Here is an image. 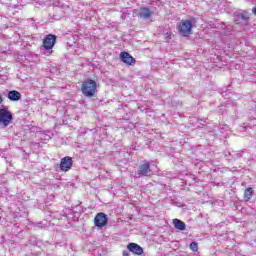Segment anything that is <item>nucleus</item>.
Instances as JSON below:
<instances>
[{
	"instance_id": "1",
	"label": "nucleus",
	"mask_w": 256,
	"mask_h": 256,
	"mask_svg": "<svg viewBox=\"0 0 256 256\" xmlns=\"http://www.w3.org/2000/svg\"><path fill=\"white\" fill-rule=\"evenodd\" d=\"M81 91L84 97H95L97 94V82L93 79H86L82 82Z\"/></svg>"
},
{
	"instance_id": "2",
	"label": "nucleus",
	"mask_w": 256,
	"mask_h": 256,
	"mask_svg": "<svg viewBox=\"0 0 256 256\" xmlns=\"http://www.w3.org/2000/svg\"><path fill=\"white\" fill-rule=\"evenodd\" d=\"M195 23V20H181L180 23H178V33L182 37H189L192 33L193 24Z\"/></svg>"
},
{
	"instance_id": "3",
	"label": "nucleus",
	"mask_w": 256,
	"mask_h": 256,
	"mask_svg": "<svg viewBox=\"0 0 256 256\" xmlns=\"http://www.w3.org/2000/svg\"><path fill=\"white\" fill-rule=\"evenodd\" d=\"M11 121H13V114L4 106L0 109V123L3 127H7Z\"/></svg>"
},
{
	"instance_id": "4",
	"label": "nucleus",
	"mask_w": 256,
	"mask_h": 256,
	"mask_svg": "<svg viewBox=\"0 0 256 256\" xmlns=\"http://www.w3.org/2000/svg\"><path fill=\"white\" fill-rule=\"evenodd\" d=\"M56 41L57 36L48 34L43 40L41 51H51V49L55 47Z\"/></svg>"
},
{
	"instance_id": "5",
	"label": "nucleus",
	"mask_w": 256,
	"mask_h": 256,
	"mask_svg": "<svg viewBox=\"0 0 256 256\" xmlns=\"http://www.w3.org/2000/svg\"><path fill=\"white\" fill-rule=\"evenodd\" d=\"M149 175H153V169H151L149 162H145L139 167L136 177H147Z\"/></svg>"
},
{
	"instance_id": "6",
	"label": "nucleus",
	"mask_w": 256,
	"mask_h": 256,
	"mask_svg": "<svg viewBox=\"0 0 256 256\" xmlns=\"http://www.w3.org/2000/svg\"><path fill=\"white\" fill-rule=\"evenodd\" d=\"M108 219L105 213L100 212L94 218V225L96 227H105L107 225Z\"/></svg>"
},
{
	"instance_id": "7",
	"label": "nucleus",
	"mask_w": 256,
	"mask_h": 256,
	"mask_svg": "<svg viewBox=\"0 0 256 256\" xmlns=\"http://www.w3.org/2000/svg\"><path fill=\"white\" fill-rule=\"evenodd\" d=\"M73 167V158L66 156L61 159L60 169L61 171L67 172Z\"/></svg>"
},
{
	"instance_id": "8",
	"label": "nucleus",
	"mask_w": 256,
	"mask_h": 256,
	"mask_svg": "<svg viewBox=\"0 0 256 256\" xmlns=\"http://www.w3.org/2000/svg\"><path fill=\"white\" fill-rule=\"evenodd\" d=\"M120 59L122 62H124L126 65H135L136 60L129 54L128 52H121L120 53Z\"/></svg>"
},
{
	"instance_id": "9",
	"label": "nucleus",
	"mask_w": 256,
	"mask_h": 256,
	"mask_svg": "<svg viewBox=\"0 0 256 256\" xmlns=\"http://www.w3.org/2000/svg\"><path fill=\"white\" fill-rule=\"evenodd\" d=\"M38 137H40V139H42V141H49V139H51V137H53V135H55V131L54 130H40L37 133Z\"/></svg>"
},
{
	"instance_id": "10",
	"label": "nucleus",
	"mask_w": 256,
	"mask_h": 256,
	"mask_svg": "<svg viewBox=\"0 0 256 256\" xmlns=\"http://www.w3.org/2000/svg\"><path fill=\"white\" fill-rule=\"evenodd\" d=\"M127 248L134 255H143V248L136 243H129Z\"/></svg>"
},
{
	"instance_id": "11",
	"label": "nucleus",
	"mask_w": 256,
	"mask_h": 256,
	"mask_svg": "<svg viewBox=\"0 0 256 256\" xmlns=\"http://www.w3.org/2000/svg\"><path fill=\"white\" fill-rule=\"evenodd\" d=\"M151 15H153V12H151V10L149 8H147V7L140 8L139 17L141 19H149V17H151Z\"/></svg>"
},
{
	"instance_id": "12",
	"label": "nucleus",
	"mask_w": 256,
	"mask_h": 256,
	"mask_svg": "<svg viewBox=\"0 0 256 256\" xmlns=\"http://www.w3.org/2000/svg\"><path fill=\"white\" fill-rule=\"evenodd\" d=\"M8 99L10 101H19L21 99V93L17 90H12L8 92Z\"/></svg>"
},
{
	"instance_id": "13",
	"label": "nucleus",
	"mask_w": 256,
	"mask_h": 256,
	"mask_svg": "<svg viewBox=\"0 0 256 256\" xmlns=\"http://www.w3.org/2000/svg\"><path fill=\"white\" fill-rule=\"evenodd\" d=\"M173 225L175 229H178L179 231H185V222L176 218L173 219Z\"/></svg>"
},
{
	"instance_id": "14",
	"label": "nucleus",
	"mask_w": 256,
	"mask_h": 256,
	"mask_svg": "<svg viewBox=\"0 0 256 256\" xmlns=\"http://www.w3.org/2000/svg\"><path fill=\"white\" fill-rule=\"evenodd\" d=\"M238 21H249V13L244 11L236 15Z\"/></svg>"
},
{
	"instance_id": "15",
	"label": "nucleus",
	"mask_w": 256,
	"mask_h": 256,
	"mask_svg": "<svg viewBox=\"0 0 256 256\" xmlns=\"http://www.w3.org/2000/svg\"><path fill=\"white\" fill-rule=\"evenodd\" d=\"M252 196H253V189L252 188L246 189L244 192L245 201H250Z\"/></svg>"
},
{
	"instance_id": "16",
	"label": "nucleus",
	"mask_w": 256,
	"mask_h": 256,
	"mask_svg": "<svg viewBox=\"0 0 256 256\" xmlns=\"http://www.w3.org/2000/svg\"><path fill=\"white\" fill-rule=\"evenodd\" d=\"M190 249L191 251H193L194 253H197V251H199V245L197 244V242H192L190 244Z\"/></svg>"
},
{
	"instance_id": "17",
	"label": "nucleus",
	"mask_w": 256,
	"mask_h": 256,
	"mask_svg": "<svg viewBox=\"0 0 256 256\" xmlns=\"http://www.w3.org/2000/svg\"><path fill=\"white\" fill-rule=\"evenodd\" d=\"M165 35H166V41H169V39H171V33L167 32Z\"/></svg>"
},
{
	"instance_id": "18",
	"label": "nucleus",
	"mask_w": 256,
	"mask_h": 256,
	"mask_svg": "<svg viewBox=\"0 0 256 256\" xmlns=\"http://www.w3.org/2000/svg\"><path fill=\"white\" fill-rule=\"evenodd\" d=\"M123 256H129V251L127 250L123 251Z\"/></svg>"
},
{
	"instance_id": "19",
	"label": "nucleus",
	"mask_w": 256,
	"mask_h": 256,
	"mask_svg": "<svg viewBox=\"0 0 256 256\" xmlns=\"http://www.w3.org/2000/svg\"><path fill=\"white\" fill-rule=\"evenodd\" d=\"M1 103H3V96H1V94H0V105H1Z\"/></svg>"
}]
</instances>
